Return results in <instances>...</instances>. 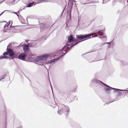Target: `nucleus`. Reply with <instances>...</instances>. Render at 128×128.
I'll list each match as a JSON object with an SVG mask.
<instances>
[{"label": "nucleus", "mask_w": 128, "mask_h": 128, "mask_svg": "<svg viewBox=\"0 0 128 128\" xmlns=\"http://www.w3.org/2000/svg\"><path fill=\"white\" fill-rule=\"evenodd\" d=\"M103 37L105 38V37H106L105 36H104Z\"/></svg>", "instance_id": "473e14b6"}, {"label": "nucleus", "mask_w": 128, "mask_h": 128, "mask_svg": "<svg viewBox=\"0 0 128 128\" xmlns=\"http://www.w3.org/2000/svg\"><path fill=\"white\" fill-rule=\"evenodd\" d=\"M64 109L65 112L68 113L69 112L68 107L67 106H64Z\"/></svg>", "instance_id": "4468645a"}, {"label": "nucleus", "mask_w": 128, "mask_h": 128, "mask_svg": "<svg viewBox=\"0 0 128 128\" xmlns=\"http://www.w3.org/2000/svg\"><path fill=\"white\" fill-rule=\"evenodd\" d=\"M77 42V41L76 39L74 40L72 42L68 41L64 47V49L66 48L68 51L69 50L70 48L78 44Z\"/></svg>", "instance_id": "f257e3e1"}, {"label": "nucleus", "mask_w": 128, "mask_h": 128, "mask_svg": "<svg viewBox=\"0 0 128 128\" xmlns=\"http://www.w3.org/2000/svg\"><path fill=\"white\" fill-rule=\"evenodd\" d=\"M94 33H90L89 34L84 35H79L76 36L77 39L76 40L77 41V42L78 43L79 42H82V40L83 39H84L87 38L90 36H91L94 34Z\"/></svg>", "instance_id": "f03ea898"}, {"label": "nucleus", "mask_w": 128, "mask_h": 128, "mask_svg": "<svg viewBox=\"0 0 128 128\" xmlns=\"http://www.w3.org/2000/svg\"><path fill=\"white\" fill-rule=\"evenodd\" d=\"M102 37H102L99 36V38H102Z\"/></svg>", "instance_id": "a878e982"}, {"label": "nucleus", "mask_w": 128, "mask_h": 128, "mask_svg": "<svg viewBox=\"0 0 128 128\" xmlns=\"http://www.w3.org/2000/svg\"><path fill=\"white\" fill-rule=\"evenodd\" d=\"M110 42H106V44H110Z\"/></svg>", "instance_id": "bb28decb"}, {"label": "nucleus", "mask_w": 128, "mask_h": 128, "mask_svg": "<svg viewBox=\"0 0 128 128\" xmlns=\"http://www.w3.org/2000/svg\"><path fill=\"white\" fill-rule=\"evenodd\" d=\"M8 11V10H5L4 12H3L2 14H0V16H1L4 12H6Z\"/></svg>", "instance_id": "b1692460"}, {"label": "nucleus", "mask_w": 128, "mask_h": 128, "mask_svg": "<svg viewBox=\"0 0 128 128\" xmlns=\"http://www.w3.org/2000/svg\"><path fill=\"white\" fill-rule=\"evenodd\" d=\"M116 90H114V92H116V90L123 91L124 92L122 93L124 94H125L126 95H127V96L128 97V90H124L117 89H116Z\"/></svg>", "instance_id": "1a4fd4ad"}, {"label": "nucleus", "mask_w": 128, "mask_h": 128, "mask_svg": "<svg viewBox=\"0 0 128 128\" xmlns=\"http://www.w3.org/2000/svg\"><path fill=\"white\" fill-rule=\"evenodd\" d=\"M96 36H98V35L102 36L104 34V30H100L98 32L95 34Z\"/></svg>", "instance_id": "9d476101"}, {"label": "nucleus", "mask_w": 128, "mask_h": 128, "mask_svg": "<svg viewBox=\"0 0 128 128\" xmlns=\"http://www.w3.org/2000/svg\"><path fill=\"white\" fill-rule=\"evenodd\" d=\"M102 84H104L106 86V87L104 88V90L106 92L108 93H110V91L111 89L114 90H116V89H117L116 88H115L111 87L104 83Z\"/></svg>", "instance_id": "39448f33"}, {"label": "nucleus", "mask_w": 128, "mask_h": 128, "mask_svg": "<svg viewBox=\"0 0 128 128\" xmlns=\"http://www.w3.org/2000/svg\"><path fill=\"white\" fill-rule=\"evenodd\" d=\"M58 58H56L52 60H50V61H49L48 64H51L54 62H56L58 60Z\"/></svg>", "instance_id": "ddd939ff"}, {"label": "nucleus", "mask_w": 128, "mask_h": 128, "mask_svg": "<svg viewBox=\"0 0 128 128\" xmlns=\"http://www.w3.org/2000/svg\"><path fill=\"white\" fill-rule=\"evenodd\" d=\"M84 4H85V3H84Z\"/></svg>", "instance_id": "2f4dec72"}, {"label": "nucleus", "mask_w": 128, "mask_h": 128, "mask_svg": "<svg viewBox=\"0 0 128 128\" xmlns=\"http://www.w3.org/2000/svg\"><path fill=\"white\" fill-rule=\"evenodd\" d=\"M7 52L10 56H12L14 55V53L10 49H8V50Z\"/></svg>", "instance_id": "9b49d317"}, {"label": "nucleus", "mask_w": 128, "mask_h": 128, "mask_svg": "<svg viewBox=\"0 0 128 128\" xmlns=\"http://www.w3.org/2000/svg\"><path fill=\"white\" fill-rule=\"evenodd\" d=\"M14 13L16 14L17 16H18V15L16 14V12H14Z\"/></svg>", "instance_id": "cd10ccee"}, {"label": "nucleus", "mask_w": 128, "mask_h": 128, "mask_svg": "<svg viewBox=\"0 0 128 128\" xmlns=\"http://www.w3.org/2000/svg\"><path fill=\"white\" fill-rule=\"evenodd\" d=\"M74 40L72 36L70 35L68 37V41L72 42Z\"/></svg>", "instance_id": "2eb2a0df"}, {"label": "nucleus", "mask_w": 128, "mask_h": 128, "mask_svg": "<svg viewBox=\"0 0 128 128\" xmlns=\"http://www.w3.org/2000/svg\"><path fill=\"white\" fill-rule=\"evenodd\" d=\"M3 55L4 56H6L8 55V54L7 52H5L3 53Z\"/></svg>", "instance_id": "5701e85b"}, {"label": "nucleus", "mask_w": 128, "mask_h": 128, "mask_svg": "<svg viewBox=\"0 0 128 128\" xmlns=\"http://www.w3.org/2000/svg\"><path fill=\"white\" fill-rule=\"evenodd\" d=\"M6 24L4 26V27H5L6 26Z\"/></svg>", "instance_id": "c85d7f7f"}, {"label": "nucleus", "mask_w": 128, "mask_h": 128, "mask_svg": "<svg viewBox=\"0 0 128 128\" xmlns=\"http://www.w3.org/2000/svg\"><path fill=\"white\" fill-rule=\"evenodd\" d=\"M91 82L92 83H97L99 84H104V83L102 82L95 78L93 79L92 80Z\"/></svg>", "instance_id": "6e6552de"}, {"label": "nucleus", "mask_w": 128, "mask_h": 128, "mask_svg": "<svg viewBox=\"0 0 128 128\" xmlns=\"http://www.w3.org/2000/svg\"><path fill=\"white\" fill-rule=\"evenodd\" d=\"M8 46L7 49H8Z\"/></svg>", "instance_id": "c756f323"}, {"label": "nucleus", "mask_w": 128, "mask_h": 128, "mask_svg": "<svg viewBox=\"0 0 128 128\" xmlns=\"http://www.w3.org/2000/svg\"><path fill=\"white\" fill-rule=\"evenodd\" d=\"M25 57L26 60H29L32 57V56L30 52H25Z\"/></svg>", "instance_id": "423d86ee"}, {"label": "nucleus", "mask_w": 128, "mask_h": 128, "mask_svg": "<svg viewBox=\"0 0 128 128\" xmlns=\"http://www.w3.org/2000/svg\"><path fill=\"white\" fill-rule=\"evenodd\" d=\"M64 112L62 109H59L58 112V113L60 115L62 114Z\"/></svg>", "instance_id": "dca6fc26"}, {"label": "nucleus", "mask_w": 128, "mask_h": 128, "mask_svg": "<svg viewBox=\"0 0 128 128\" xmlns=\"http://www.w3.org/2000/svg\"><path fill=\"white\" fill-rule=\"evenodd\" d=\"M68 51V50L66 48L64 49V47L62 50H59L56 54V55L58 56V59L63 56Z\"/></svg>", "instance_id": "20e7f679"}, {"label": "nucleus", "mask_w": 128, "mask_h": 128, "mask_svg": "<svg viewBox=\"0 0 128 128\" xmlns=\"http://www.w3.org/2000/svg\"><path fill=\"white\" fill-rule=\"evenodd\" d=\"M34 2H33L32 3H29L27 6V7H30L32 6L34 4Z\"/></svg>", "instance_id": "f3484780"}, {"label": "nucleus", "mask_w": 128, "mask_h": 128, "mask_svg": "<svg viewBox=\"0 0 128 128\" xmlns=\"http://www.w3.org/2000/svg\"><path fill=\"white\" fill-rule=\"evenodd\" d=\"M118 90H116V92H115H115H117L118 93V95L119 96L121 94H122V93L121 92H119L118 91Z\"/></svg>", "instance_id": "6ab92c4d"}, {"label": "nucleus", "mask_w": 128, "mask_h": 128, "mask_svg": "<svg viewBox=\"0 0 128 128\" xmlns=\"http://www.w3.org/2000/svg\"><path fill=\"white\" fill-rule=\"evenodd\" d=\"M12 21L11 20H10L8 22L9 24H11L10 26L12 25Z\"/></svg>", "instance_id": "412c9836"}, {"label": "nucleus", "mask_w": 128, "mask_h": 128, "mask_svg": "<svg viewBox=\"0 0 128 128\" xmlns=\"http://www.w3.org/2000/svg\"><path fill=\"white\" fill-rule=\"evenodd\" d=\"M50 54H45L36 57L34 59V61L36 62H39L42 60L46 59L50 57Z\"/></svg>", "instance_id": "7ed1b4c3"}, {"label": "nucleus", "mask_w": 128, "mask_h": 128, "mask_svg": "<svg viewBox=\"0 0 128 128\" xmlns=\"http://www.w3.org/2000/svg\"><path fill=\"white\" fill-rule=\"evenodd\" d=\"M44 64H42H42H40V65H43L44 66Z\"/></svg>", "instance_id": "393cba45"}, {"label": "nucleus", "mask_w": 128, "mask_h": 128, "mask_svg": "<svg viewBox=\"0 0 128 128\" xmlns=\"http://www.w3.org/2000/svg\"><path fill=\"white\" fill-rule=\"evenodd\" d=\"M25 54V52L20 54L18 56L19 58L23 60H24V59H26Z\"/></svg>", "instance_id": "0eeeda50"}, {"label": "nucleus", "mask_w": 128, "mask_h": 128, "mask_svg": "<svg viewBox=\"0 0 128 128\" xmlns=\"http://www.w3.org/2000/svg\"><path fill=\"white\" fill-rule=\"evenodd\" d=\"M38 1L43 2H48L49 0H38Z\"/></svg>", "instance_id": "aec40b11"}, {"label": "nucleus", "mask_w": 128, "mask_h": 128, "mask_svg": "<svg viewBox=\"0 0 128 128\" xmlns=\"http://www.w3.org/2000/svg\"><path fill=\"white\" fill-rule=\"evenodd\" d=\"M76 89H75V91H76Z\"/></svg>", "instance_id": "7c9ffc66"}, {"label": "nucleus", "mask_w": 128, "mask_h": 128, "mask_svg": "<svg viewBox=\"0 0 128 128\" xmlns=\"http://www.w3.org/2000/svg\"><path fill=\"white\" fill-rule=\"evenodd\" d=\"M2 78L0 79V81H1L2 79H4L5 78V76H3L1 77Z\"/></svg>", "instance_id": "4be33fe9"}, {"label": "nucleus", "mask_w": 128, "mask_h": 128, "mask_svg": "<svg viewBox=\"0 0 128 128\" xmlns=\"http://www.w3.org/2000/svg\"><path fill=\"white\" fill-rule=\"evenodd\" d=\"M23 50L24 52L28 51L29 50L28 46L27 44L24 45L23 47Z\"/></svg>", "instance_id": "f8f14e48"}, {"label": "nucleus", "mask_w": 128, "mask_h": 128, "mask_svg": "<svg viewBox=\"0 0 128 128\" xmlns=\"http://www.w3.org/2000/svg\"><path fill=\"white\" fill-rule=\"evenodd\" d=\"M8 25H7V26H8Z\"/></svg>", "instance_id": "72a5a7b5"}, {"label": "nucleus", "mask_w": 128, "mask_h": 128, "mask_svg": "<svg viewBox=\"0 0 128 128\" xmlns=\"http://www.w3.org/2000/svg\"><path fill=\"white\" fill-rule=\"evenodd\" d=\"M8 57L7 56H1L0 57V59H2L3 58H6L8 59Z\"/></svg>", "instance_id": "a211bd4d"}]
</instances>
